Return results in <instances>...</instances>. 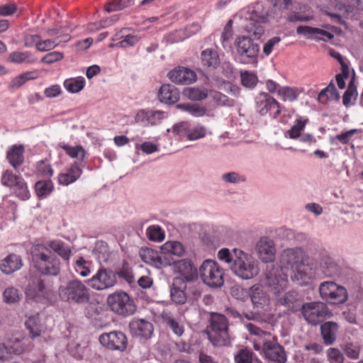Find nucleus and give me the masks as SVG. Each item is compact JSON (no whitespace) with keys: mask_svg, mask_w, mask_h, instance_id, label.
<instances>
[{"mask_svg":"<svg viewBox=\"0 0 363 363\" xmlns=\"http://www.w3.org/2000/svg\"><path fill=\"white\" fill-rule=\"evenodd\" d=\"M185 291L187 295V301L189 302H194L201 296V291L199 287L193 283H185Z\"/></svg>","mask_w":363,"mask_h":363,"instance_id":"bf43d9fd","label":"nucleus"},{"mask_svg":"<svg viewBox=\"0 0 363 363\" xmlns=\"http://www.w3.org/2000/svg\"><path fill=\"white\" fill-rule=\"evenodd\" d=\"M35 45L36 49L40 52H46L51 50L59 45V41L55 39H48L42 40L38 35H28L25 39V45L31 47Z\"/></svg>","mask_w":363,"mask_h":363,"instance_id":"4be33fe9","label":"nucleus"},{"mask_svg":"<svg viewBox=\"0 0 363 363\" xmlns=\"http://www.w3.org/2000/svg\"><path fill=\"white\" fill-rule=\"evenodd\" d=\"M4 300L8 303H17L20 300L18 290L14 287H8L3 294Z\"/></svg>","mask_w":363,"mask_h":363,"instance_id":"e2e57ef3","label":"nucleus"},{"mask_svg":"<svg viewBox=\"0 0 363 363\" xmlns=\"http://www.w3.org/2000/svg\"><path fill=\"white\" fill-rule=\"evenodd\" d=\"M296 33L298 34L303 35L308 38L315 39L317 40H331L334 37L333 34L330 32L308 26H299L296 28Z\"/></svg>","mask_w":363,"mask_h":363,"instance_id":"5701e85b","label":"nucleus"},{"mask_svg":"<svg viewBox=\"0 0 363 363\" xmlns=\"http://www.w3.org/2000/svg\"><path fill=\"white\" fill-rule=\"evenodd\" d=\"M87 283L94 290L103 291L108 289L117 284L116 274L111 269L101 267L87 281Z\"/></svg>","mask_w":363,"mask_h":363,"instance_id":"1a4fd4ad","label":"nucleus"},{"mask_svg":"<svg viewBox=\"0 0 363 363\" xmlns=\"http://www.w3.org/2000/svg\"><path fill=\"white\" fill-rule=\"evenodd\" d=\"M201 62L204 66L216 68L220 63L218 52L213 49H206L201 52Z\"/></svg>","mask_w":363,"mask_h":363,"instance_id":"37998d69","label":"nucleus"},{"mask_svg":"<svg viewBox=\"0 0 363 363\" xmlns=\"http://www.w3.org/2000/svg\"><path fill=\"white\" fill-rule=\"evenodd\" d=\"M6 347L9 359L12 354L20 355L26 351V345L23 340L19 338L9 339Z\"/></svg>","mask_w":363,"mask_h":363,"instance_id":"ea45409f","label":"nucleus"},{"mask_svg":"<svg viewBox=\"0 0 363 363\" xmlns=\"http://www.w3.org/2000/svg\"><path fill=\"white\" fill-rule=\"evenodd\" d=\"M162 318L163 322L171 329L174 335L181 337L184 334V327L183 324L170 313H163Z\"/></svg>","mask_w":363,"mask_h":363,"instance_id":"f704fd0d","label":"nucleus"},{"mask_svg":"<svg viewBox=\"0 0 363 363\" xmlns=\"http://www.w3.org/2000/svg\"><path fill=\"white\" fill-rule=\"evenodd\" d=\"M255 108L262 116L274 110L273 112V118H277L281 112L280 104L274 97L265 92H261L256 96Z\"/></svg>","mask_w":363,"mask_h":363,"instance_id":"4468645a","label":"nucleus"},{"mask_svg":"<svg viewBox=\"0 0 363 363\" xmlns=\"http://www.w3.org/2000/svg\"><path fill=\"white\" fill-rule=\"evenodd\" d=\"M115 273L116 274V278L118 277L126 281L128 283L130 284L134 281L132 270L127 264H123V267L118 271L115 272Z\"/></svg>","mask_w":363,"mask_h":363,"instance_id":"338daca9","label":"nucleus"},{"mask_svg":"<svg viewBox=\"0 0 363 363\" xmlns=\"http://www.w3.org/2000/svg\"><path fill=\"white\" fill-rule=\"evenodd\" d=\"M256 251L262 262L268 263L274 262L275 259L276 248L273 240L264 237L257 242Z\"/></svg>","mask_w":363,"mask_h":363,"instance_id":"a211bd4d","label":"nucleus"},{"mask_svg":"<svg viewBox=\"0 0 363 363\" xmlns=\"http://www.w3.org/2000/svg\"><path fill=\"white\" fill-rule=\"evenodd\" d=\"M210 96L218 105L231 106L234 104L233 99L219 91H211Z\"/></svg>","mask_w":363,"mask_h":363,"instance_id":"052dcab7","label":"nucleus"},{"mask_svg":"<svg viewBox=\"0 0 363 363\" xmlns=\"http://www.w3.org/2000/svg\"><path fill=\"white\" fill-rule=\"evenodd\" d=\"M95 255L99 262H107L110 257V252L106 243L100 242L95 250Z\"/></svg>","mask_w":363,"mask_h":363,"instance_id":"4d7b16f0","label":"nucleus"},{"mask_svg":"<svg viewBox=\"0 0 363 363\" xmlns=\"http://www.w3.org/2000/svg\"><path fill=\"white\" fill-rule=\"evenodd\" d=\"M99 340L104 347L110 350L124 351L128 343L126 335L117 330L103 333L99 336Z\"/></svg>","mask_w":363,"mask_h":363,"instance_id":"2eb2a0df","label":"nucleus"},{"mask_svg":"<svg viewBox=\"0 0 363 363\" xmlns=\"http://www.w3.org/2000/svg\"><path fill=\"white\" fill-rule=\"evenodd\" d=\"M107 302L111 309L118 315H130L135 311L133 301L123 291L109 295Z\"/></svg>","mask_w":363,"mask_h":363,"instance_id":"6e6552de","label":"nucleus"},{"mask_svg":"<svg viewBox=\"0 0 363 363\" xmlns=\"http://www.w3.org/2000/svg\"><path fill=\"white\" fill-rule=\"evenodd\" d=\"M338 98L339 94L335 86L330 83L320 92L318 99L320 103L325 104L328 100H337Z\"/></svg>","mask_w":363,"mask_h":363,"instance_id":"de8ad7c7","label":"nucleus"},{"mask_svg":"<svg viewBox=\"0 0 363 363\" xmlns=\"http://www.w3.org/2000/svg\"><path fill=\"white\" fill-rule=\"evenodd\" d=\"M174 269L187 281H194L198 277L197 269L191 260L189 259H183L176 262Z\"/></svg>","mask_w":363,"mask_h":363,"instance_id":"aec40b11","label":"nucleus"},{"mask_svg":"<svg viewBox=\"0 0 363 363\" xmlns=\"http://www.w3.org/2000/svg\"><path fill=\"white\" fill-rule=\"evenodd\" d=\"M233 21L230 20L224 27L221 35V43L223 48L230 47V41L233 38Z\"/></svg>","mask_w":363,"mask_h":363,"instance_id":"680f3d73","label":"nucleus"},{"mask_svg":"<svg viewBox=\"0 0 363 363\" xmlns=\"http://www.w3.org/2000/svg\"><path fill=\"white\" fill-rule=\"evenodd\" d=\"M199 272L203 283L211 287H220L224 283L223 270L214 260H205L200 267Z\"/></svg>","mask_w":363,"mask_h":363,"instance_id":"423d86ee","label":"nucleus"},{"mask_svg":"<svg viewBox=\"0 0 363 363\" xmlns=\"http://www.w3.org/2000/svg\"><path fill=\"white\" fill-rule=\"evenodd\" d=\"M278 94L283 97L284 101H294L298 97L297 91L291 87L285 86L278 90Z\"/></svg>","mask_w":363,"mask_h":363,"instance_id":"69168bd1","label":"nucleus"},{"mask_svg":"<svg viewBox=\"0 0 363 363\" xmlns=\"http://www.w3.org/2000/svg\"><path fill=\"white\" fill-rule=\"evenodd\" d=\"M240 79L242 85L246 88L252 89L258 82L257 74L250 71H241Z\"/></svg>","mask_w":363,"mask_h":363,"instance_id":"8fccbe9b","label":"nucleus"},{"mask_svg":"<svg viewBox=\"0 0 363 363\" xmlns=\"http://www.w3.org/2000/svg\"><path fill=\"white\" fill-rule=\"evenodd\" d=\"M167 116V113L161 111H139L136 116V122H143L144 119H146L148 124L151 125H155L161 123V121Z\"/></svg>","mask_w":363,"mask_h":363,"instance_id":"c85d7f7f","label":"nucleus"},{"mask_svg":"<svg viewBox=\"0 0 363 363\" xmlns=\"http://www.w3.org/2000/svg\"><path fill=\"white\" fill-rule=\"evenodd\" d=\"M320 297L331 305L345 303L347 299V292L345 288L337 285L333 281H325L320 285Z\"/></svg>","mask_w":363,"mask_h":363,"instance_id":"0eeeda50","label":"nucleus"},{"mask_svg":"<svg viewBox=\"0 0 363 363\" xmlns=\"http://www.w3.org/2000/svg\"><path fill=\"white\" fill-rule=\"evenodd\" d=\"M235 363H262L254 354V352L247 349L240 350L234 357Z\"/></svg>","mask_w":363,"mask_h":363,"instance_id":"79ce46f5","label":"nucleus"},{"mask_svg":"<svg viewBox=\"0 0 363 363\" xmlns=\"http://www.w3.org/2000/svg\"><path fill=\"white\" fill-rule=\"evenodd\" d=\"M58 147L62 148L72 158L79 159L81 161L85 158L86 151L82 145L73 147L64 143H60Z\"/></svg>","mask_w":363,"mask_h":363,"instance_id":"a19ab883","label":"nucleus"},{"mask_svg":"<svg viewBox=\"0 0 363 363\" xmlns=\"http://www.w3.org/2000/svg\"><path fill=\"white\" fill-rule=\"evenodd\" d=\"M218 257L227 263L233 273L241 279H251L259 274L257 261L242 250L234 249L231 253L228 249L223 248L219 250Z\"/></svg>","mask_w":363,"mask_h":363,"instance_id":"f03ea898","label":"nucleus"},{"mask_svg":"<svg viewBox=\"0 0 363 363\" xmlns=\"http://www.w3.org/2000/svg\"><path fill=\"white\" fill-rule=\"evenodd\" d=\"M286 19L287 21L291 22V23H294V22H298V21L305 22V21H309L311 19H313V16L303 14L301 12L291 11L289 13H287V15L286 16Z\"/></svg>","mask_w":363,"mask_h":363,"instance_id":"774afa93","label":"nucleus"},{"mask_svg":"<svg viewBox=\"0 0 363 363\" xmlns=\"http://www.w3.org/2000/svg\"><path fill=\"white\" fill-rule=\"evenodd\" d=\"M130 4L131 0H113L106 4L105 10L108 13L120 11L129 6Z\"/></svg>","mask_w":363,"mask_h":363,"instance_id":"6e6d98bb","label":"nucleus"},{"mask_svg":"<svg viewBox=\"0 0 363 363\" xmlns=\"http://www.w3.org/2000/svg\"><path fill=\"white\" fill-rule=\"evenodd\" d=\"M245 328L250 334L257 337L253 340V347L256 351L269 361L286 363V352L276 337H272L270 333L261 330L251 323L245 324Z\"/></svg>","mask_w":363,"mask_h":363,"instance_id":"7ed1b4c3","label":"nucleus"},{"mask_svg":"<svg viewBox=\"0 0 363 363\" xmlns=\"http://www.w3.org/2000/svg\"><path fill=\"white\" fill-rule=\"evenodd\" d=\"M206 135V128L198 124L189 130L186 137L189 140H196L204 138Z\"/></svg>","mask_w":363,"mask_h":363,"instance_id":"13d9d810","label":"nucleus"},{"mask_svg":"<svg viewBox=\"0 0 363 363\" xmlns=\"http://www.w3.org/2000/svg\"><path fill=\"white\" fill-rule=\"evenodd\" d=\"M60 298L65 302L76 304L88 303L90 298L89 289L79 279H74L61 285L58 289Z\"/></svg>","mask_w":363,"mask_h":363,"instance_id":"20e7f679","label":"nucleus"},{"mask_svg":"<svg viewBox=\"0 0 363 363\" xmlns=\"http://www.w3.org/2000/svg\"><path fill=\"white\" fill-rule=\"evenodd\" d=\"M22 266L21 257L12 253L1 261L0 269L3 273L10 274L19 270Z\"/></svg>","mask_w":363,"mask_h":363,"instance_id":"bb28decb","label":"nucleus"},{"mask_svg":"<svg viewBox=\"0 0 363 363\" xmlns=\"http://www.w3.org/2000/svg\"><path fill=\"white\" fill-rule=\"evenodd\" d=\"M26 327L29 330L32 338L39 337L44 329L38 315L29 317L26 321Z\"/></svg>","mask_w":363,"mask_h":363,"instance_id":"4c0bfd02","label":"nucleus"},{"mask_svg":"<svg viewBox=\"0 0 363 363\" xmlns=\"http://www.w3.org/2000/svg\"><path fill=\"white\" fill-rule=\"evenodd\" d=\"M171 300L176 304L182 305L187 301L185 282L180 279H174L170 290Z\"/></svg>","mask_w":363,"mask_h":363,"instance_id":"a878e982","label":"nucleus"},{"mask_svg":"<svg viewBox=\"0 0 363 363\" xmlns=\"http://www.w3.org/2000/svg\"><path fill=\"white\" fill-rule=\"evenodd\" d=\"M49 249L50 248L65 260H69L71 255L70 248L62 241L59 240H50L48 242Z\"/></svg>","mask_w":363,"mask_h":363,"instance_id":"58836bf2","label":"nucleus"},{"mask_svg":"<svg viewBox=\"0 0 363 363\" xmlns=\"http://www.w3.org/2000/svg\"><path fill=\"white\" fill-rule=\"evenodd\" d=\"M90 264L82 257L77 259L74 264V270L82 277H87L90 273Z\"/></svg>","mask_w":363,"mask_h":363,"instance_id":"5fc2aeb1","label":"nucleus"},{"mask_svg":"<svg viewBox=\"0 0 363 363\" xmlns=\"http://www.w3.org/2000/svg\"><path fill=\"white\" fill-rule=\"evenodd\" d=\"M31 260L35 269L40 267L45 259L51 255L48 246L42 243H35L30 249Z\"/></svg>","mask_w":363,"mask_h":363,"instance_id":"b1692460","label":"nucleus"},{"mask_svg":"<svg viewBox=\"0 0 363 363\" xmlns=\"http://www.w3.org/2000/svg\"><path fill=\"white\" fill-rule=\"evenodd\" d=\"M208 335L214 346L221 347L230 344L228 320L224 315L217 313L211 314Z\"/></svg>","mask_w":363,"mask_h":363,"instance_id":"39448f33","label":"nucleus"},{"mask_svg":"<svg viewBox=\"0 0 363 363\" xmlns=\"http://www.w3.org/2000/svg\"><path fill=\"white\" fill-rule=\"evenodd\" d=\"M268 21L267 15L261 14L258 11H253L246 21L244 28L249 34L255 38H259L264 30L262 24L268 22Z\"/></svg>","mask_w":363,"mask_h":363,"instance_id":"dca6fc26","label":"nucleus"},{"mask_svg":"<svg viewBox=\"0 0 363 363\" xmlns=\"http://www.w3.org/2000/svg\"><path fill=\"white\" fill-rule=\"evenodd\" d=\"M140 256L145 262L149 263L157 268H161L162 266L165 265L162 257L157 251L152 249L147 248L143 250Z\"/></svg>","mask_w":363,"mask_h":363,"instance_id":"e433bc0d","label":"nucleus"},{"mask_svg":"<svg viewBox=\"0 0 363 363\" xmlns=\"http://www.w3.org/2000/svg\"><path fill=\"white\" fill-rule=\"evenodd\" d=\"M53 190V184L51 180L38 181L35 184V191L39 197H46Z\"/></svg>","mask_w":363,"mask_h":363,"instance_id":"3c124183","label":"nucleus"},{"mask_svg":"<svg viewBox=\"0 0 363 363\" xmlns=\"http://www.w3.org/2000/svg\"><path fill=\"white\" fill-rule=\"evenodd\" d=\"M36 269L45 275L57 276L60 271V260L55 256L51 255L45 259L40 267H38Z\"/></svg>","mask_w":363,"mask_h":363,"instance_id":"c756f323","label":"nucleus"},{"mask_svg":"<svg viewBox=\"0 0 363 363\" xmlns=\"http://www.w3.org/2000/svg\"><path fill=\"white\" fill-rule=\"evenodd\" d=\"M24 151L23 145H14L8 150L6 157L13 168L17 169L23 163Z\"/></svg>","mask_w":363,"mask_h":363,"instance_id":"7c9ffc66","label":"nucleus"},{"mask_svg":"<svg viewBox=\"0 0 363 363\" xmlns=\"http://www.w3.org/2000/svg\"><path fill=\"white\" fill-rule=\"evenodd\" d=\"M177 108L195 117H201L206 113V108L197 104H180L177 105Z\"/></svg>","mask_w":363,"mask_h":363,"instance_id":"09e8293b","label":"nucleus"},{"mask_svg":"<svg viewBox=\"0 0 363 363\" xmlns=\"http://www.w3.org/2000/svg\"><path fill=\"white\" fill-rule=\"evenodd\" d=\"M26 293L30 298L43 303L50 301L53 296L52 289L46 286L39 277H33L30 279Z\"/></svg>","mask_w":363,"mask_h":363,"instance_id":"9d476101","label":"nucleus"},{"mask_svg":"<svg viewBox=\"0 0 363 363\" xmlns=\"http://www.w3.org/2000/svg\"><path fill=\"white\" fill-rule=\"evenodd\" d=\"M184 95L192 101H201L208 96V91L205 88L189 87L184 90Z\"/></svg>","mask_w":363,"mask_h":363,"instance_id":"49530a36","label":"nucleus"},{"mask_svg":"<svg viewBox=\"0 0 363 363\" xmlns=\"http://www.w3.org/2000/svg\"><path fill=\"white\" fill-rule=\"evenodd\" d=\"M161 251L164 254H171L181 257L184 252V248L183 245L179 242L169 241L162 246Z\"/></svg>","mask_w":363,"mask_h":363,"instance_id":"a18cd8bd","label":"nucleus"},{"mask_svg":"<svg viewBox=\"0 0 363 363\" xmlns=\"http://www.w3.org/2000/svg\"><path fill=\"white\" fill-rule=\"evenodd\" d=\"M147 236L152 241L161 242L164 239V233L159 225H151L147 229Z\"/></svg>","mask_w":363,"mask_h":363,"instance_id":"864d4df0","label":"nucleus"},{"mask_svg":"<svg viewBox=\"0 0 363 363\" xmlns=\"http://www.w3.org/2000/svg\"><path fill=\"white\" fill-rule=\"evenodd\" d=\"M281 262L291 267L292 279L300 285L308 284L316 274L315 266L301 248L285 250L281 256Z\"/></svg>","mask_w":363,"mask_h":363,"instance_id":"f257e3e1","label":"nucleus"},{"mask_svg":"<svg viewBox=\"0 0 363 363\" xmlns=\"http://www.w3.org/2000/svg\"><path fill=\"white\" fill-rule=\"evenodd\" d=\"M8 60L13 63L34 62V59L28 52H13L10 53Z\"/></svg>","mask_w":363,"mask_h":363,"instance_id":"603ef678","label":"nucleus"},{"mask_svg":"<svg viewBox=\"0 0 363 363\" xmlns=\"http://www.w3.org/2000/svg\"><path fill=\"white\" fill-rule=\"evenodd\" d=\"M169 79L179 84H189L196 80V73L186 67H178L168 73Z\"/></svg>","mask_w":363,"mask_h":363,"instance_id":"6ab92c4d","label":"nucleus"},{"mask_svg":"<svg viewBox=\"0 0 363 363\" xmlns=\"http://www.w3.org/2000/svg\"><path fill=\"white\" fill-rule=\"evenodd\" d=\"M132 334L138 337L149 339L153 334V325L151 323L143 320H134L130 323Z\"/></svg>","mask_w":363,"mask_h":363,"instance_id":"412c9836","label":"nucleus"},{"mask_svg":"<svg viewBox=\"0 0 363 363\" xmlns=\"http://www.w3.org/2000/svg\"><path fill=\"white\" fill-rule=\"evenodd\" d=\"M309 119L307 117L298 116L295 120L294 124L286 133V136L290 139H297L301 135V132L304 130Z\"/></svg>","mask_w":363,"mask_h":363,"instance_id":"c9c22d12","label":"nucleus"},{"mask_svg":"<svg viewBox=\"0 0 363 363\" xmlns=\"http://www.w3.org/2000/svg\"><path fill=\"white\" fill-rule=\"evenodd\" d=\"M338 325L334 322H326L320 327L321 335L325 345H332L336 340Z\"/></svg>","mask_w":363,"mask_h":363,"instance_id":"72a5a7b5","label":"nucleus"},{"mask_svg":"<svg viewBox=\"0 0 363 363\" xmlns=\"http://www.w3.org/2000/svg\"><path fill=\"white\" fill-rule=\"evenodd\" d=\"M302 314L306 320L316 325L322 322L329 313L327 306L322 302H311L301 306Z\"/></svg>","mask_w":363,"mask_h":363,"instance_id":"f8f14e48","label":"nucleus"},{"mask_svg":"<svg viewBox=\"0 0 363 363\" xmlns=\"http://www.w3.org/2000/svg\"><path fill=\"white\" fill-rule=\"evenodd\" d=\"M322 272L328 277L332 276L337 270V265L330 257H326L320 262Z\"/></svg>","mask_w":363,"mask_h":363,"instance_id":"0e129e2a","label":"nucleus"},{"mask_svg":"<svg viewBox=\"0 0 363 363\" xmlns=\"http://www.w3.org/2000/svg\"><path fill=\"white\" fill-rule=\"evenodd\" d=\"M65 88L70 93L76 94L81 91L85 85V79L82 77L67 79L63 84Z\"/></svg>","mask_w":363,"mask_h":363,"instance_id":"c03bdc74","label":"nucleus"},{"mask_svg":"<svg viewBox=\"0 0 363 363\" xmlns=\"http://www.w3.org/2000/svg\"><path fill=\"white\" fill-rule=\"evenodd\" d=\"M2 185L13 189L16 196L22 200H27L30 197V193L24 179L16 174L11 170H6L1 177Z\"/></svg>","mask_w":363,"mask_h":363,"instance_id":"9b49d317","label":"nucleus"},{"mask_svg":"<svg viewBox=\"0 0 363 363\" xmlns=\"http://www.w3.org/2000/svg\"><path fill=\"white\" fill-rule=\"evenodd\" d=\"M288 277L283 267H272L265 274V284L276 295H279L288 286Z\"/></svg>","mask_w":363,"mask_h":363,"instance_id":"ddd939ff","label":"nucleus"},{"mask_svg":"<svg viewBox=\"0 0 363 363\" xmlns=\"http://www.w3.org/2000/svg\"><path fill=\"white\" fill-rule=\"evenodd\" d=\"M250 298L252 302L257 308H263L264 306L268 305L269 296L264 291L261 285L256 284L250 289Z\"/></svg>","mask_w":363,"mask_h":363,"instance_id":"473e14b6","label":"nucleus"},{"mask_svg":"<svg viewBox=\"0 0 363 363\" xmlns=\"http://www.w3.org/2000/svg\"><path fill=\"white\" fill-rule=\"evenodd\" d=\"M158 99L162 103L174 104L179 99V91L173 85L163 84L158 91Z\"/></svg>","mask_w":363,"mask_h":363,"instance_id":"393cba45","label":"nucleus"},{"mask_svg":"<svg viewBox=\"0 0 363 363\" xmlns=\"http://www.w3.org/2000/svg\"><path fill=\"white\" fill-rule=\"evenodd\" d=\"M82 170L77 162H74L64 173L58 175V182L61 185L68 186L76 182L82 175Z\"/></svg>","mask_w":363,"mask_h":363,"instance_id":"cd10ccee","label":"nucleus"},{"mask_svg":"<svg viewBox=\"0 0 363 363\" xmlns=\"http://www.w3.org/2000/svg\"><path fill=\"white\" fill-rule=\"evenodd\" d=\"M280 305L285 306L289 311L295 312L301 308V302L298 298V295L296 291H289L283 296L278 298Z\"/></svg>","mask_w":363,"mask_h":363,"instance_id":"2f4dec72","label":"nucleus"},{"mask_svg":"<svg viewBox=\"0 0 363 363\" xmlns=\"http://www.w3.org/2000/svg\"><path fill=\"white\" fill-rule=\"evenodd\" d=\"M238 53L242 57L250 60L256 58L259 48V45L249 37L240 36L235 41Z\"/></svg>","mask_w":363,"mask_h":363,"instance_id":"f3484780","label":"nucleus"}]
</instances>
